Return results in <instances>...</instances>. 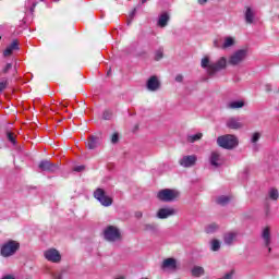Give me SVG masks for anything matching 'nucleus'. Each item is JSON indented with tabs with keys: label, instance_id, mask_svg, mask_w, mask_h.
<instances>
[{
	"label": "nucleus",
	"instance_id": "nucleus-1",
	"mask_svg": "<svg viewBox=\"0 0 279 279\" xmlns=\"http://www.w3.org/2000/svg\"><path fill=\"white\" fill-rule=\"evenodd\" d=\"M201 66L203 69H207L208 75H215V73L223 71V69L228 66V60L225 57H221L215 63H210V59L208 57H205L202 59Z\"/></svg>",
	"mask_w": 279,
	"mask_h": 279
},
{
	"label": "nucleus",
	"instance_id": "nucleus-2",
	"mask_svg": "<svg viewBox=\"0 0 279 279\" xmlns=\"http://www.w3.org/2000/svg\"><path fill=\"white\" fill-rule=\"evenodd\" d=\"M20 248L21 244L19 242L9 240L1 245L0 254L3 258H10V256H14Z\"/></svg>",
	"mask_w": 279,
	"mask_h": 279
},
{
	"label": "nucleus",
	"instance_id": "nucleus-3",
	"mask_svg": "<svg viewBox=\"0 0 279 279\" xmlns=\"http://www.w3.org/2000/svg\"><path fill=\"white\" fill-rule=\"evenodd\" d=\"M217 145L222 149H234L239 145V138L232 134L221 135L217 138Z\"/></svg>",
	"mask_w": 279,
	"mask_h": 279
},
{
	"label": "nucleus",
	"instance_id": "nucleus-4",
	"mask_svg": "<svg viewBox=\"0 0 279 279\" xmlns=\"http://www.w3.org/2000/svg\"><path fill=\"white\" fill-rule=\"evenodd\" d=\"M247 58V49H240L234 51L228 60V64L231 66H239V64H243Z\"/></svg>",
	"mask_w": 279,
	"mask_h": 279
},
{
	"label": "nucleus",
	"instance_id": "nucleus-5",
	"mask_svg": "<svg viewBox=\"0 0 279 279\" xmlns=\"http://www.w3.org/2000/svg\"><path fill=\"white\" fill-rule=\"evenodd\" d=\"M157 197L160 202H174L180 197V192L171 189H165L158 192Z\"/></svg>",
	"mask_w": 279,
	"mask_h": 279
},
{
	"label": "nucleus",
	"instance_id": "nucleus-6",
	"mask_svg": "<svg viewBox=\"0 0 279 279\" xmlns=\"http://www.w3.org/2000/svg\"><path fill=\"white\" fill-rule=\"evenodd\" d=\"M104 236L106 241H109L110 243H114L117 241H121V231L119 230V228L114 226H108L104 230Z\"/></svg>",
	"mask_w": 279,
	"mask_h": 279
},
{
	"label": "nucleus",
	"instance_id": "nucleus-7",
	"mask_svg": "<svg viewBox=\"0 0 279 279\" xmlns=\"http://www.w3.org/2000/svg\"><path fill=\"white\" fill-rule=\"evenodd\" d=\"M94 197L101 204V206H112V198L106 195V191H104V189L98 187L94 192Z\"/></svg>",
	"mask_w": 279,
	"mask_h": 279
},
{
	"label": "nucleus",
	"instance_id": "nucleus-8",
	"mask_svg": "<svg viewBox=\"0 0 279 279\" xmlns=\"http://www.w3.org/2000/svg\"><path fill=\"white\" fill-rule=\"evenodd\" d=\"M38 169H40V171H47L48 173H56V171L60 169V166H58V163H53L45 159L39 162Z\"/></svg>",
	"mask_w": 279,
	"mask_h": 279
},
{
	"label": "nucleus",
	"instance_id": "nucleus-9",
	"mask_svg": "<svg viewBox=\"0 0 279 279\" xmlns=\"http://www.w3.org/2000/svg\"><path fill=\"white\" fill-rule=\"evenodd\" d=\"M44 256L45 259L50 263H60V260H62V255H60V252L56 248L45 251Z\"/></svg>",
	"mask_w": 279,
	"mask_h": 279
},
{
	"label": "nucleus",
	"instance_id": "nucleus-10",
	"mask_svg": "<svg viewBox=\"0 0 279 279\" xmlns=\"http://www.w3.org/2000/svg\"><path fill=\"white\" fill-rule=\"evenodd\" d=\"M234 45V38L227 37L225 39H215L214 47H218V49H228V47H232Z\"/></svg>",
	"mask_w": 279,
	"mask_h": 279
},
{
	"label": "nucleus",
	"instance_id": "nucleus-11",
	"mask_svg": "<svg viewBox=\"0 0 279 279\" xmlns=\"http://www.w3.org/2000/svg\"><path fill=\"white\" fill-rule=\"evenodd\" d=\"M173 215H178V210L173 207L160 208L157 211L158 219H169V217H173Z\"/></svg>",
	"mask_w": 279,
	"mask_h": 279
},
{
	"label": "nucleus",
	"instance_id": "nucleus-12",
	"mask_svg": "<svg viewBox=\"0 0 279 279\" xmlns=\"http://www.w3.org/2000/svg\"><path fill=\"white\" fill-rule=\"evenodd\" d=\"M146 88L147 90H150V93H156V90H160V81L158 80V76H150L146 83Z\"/></svg>",
	"mask_w": 279,
	"mask_h": 279
},
{
	"label": "nucleus",
	"instance_id": "nucleus-13",
	"mask_svg": "<svg viewBox=\"0 0 279 279\" xmlns=\"http://www.w3.org/2000/svg\"><path fill=\"white\" fill-rule=\"evenodd\" d=\"M195 162H197V156L195 155L184 156L182 159L179 160V165H181V167H184L185 169L194 167Z\"/></svg>",
	"mask_w": 279,
	"mask_h": 279
},
{
	"label": "nucleus",
	"instance_id": "nucleus-14",
	"mask_svg": "<svg viewBox=\"0 0 279 279\" xmlns=\"http://www.w3.org/2000/svg\"><path fill=\"white\" fill-rule=\"evenodd\" d=\"M262 239L264 240L265 247H268V252L271 253V247H269L271 245V229L269 227L263 230Z\"/></svg>",
	"mask_w": 279,
	"mask_h": 279
},
{
	"label": "nucleus",
	"instance_id": "nucleus-15",
	"mask_svg": "<svg viewBox=\"0 0 279 279\" xmlns=\"http://www.w3.org/2000/svg\"><path fill=\"white\" fill-rule=\"evenodd\" d=\"M161 269H171L172 271H175V269H178V260L172 257L166 258L161 264Z\"/></svg>",
	"mask_w": 279,
	"mask_h": 279
},
{
	"label": "nucleus",
	"instance_id": "nucleus-16",
	"mask_svg": "<svg viewBox=\"0 0 279 279\" xmlns=\"http://www.w3.org/2000/svg\"><path fill=\"white\" fill-rule=\"evenodd\" d=\"M19 40H13L3 51L4 58H10L14 51H19Z\"/></svg>",
	"mask_w": 279,
	"mask_h": 279
},
{
	"label": "nucleus",
	"instance_id": "nucleus-17",
	"mask_svg": "<svg viewBox=\"0 0 279 279\" xmlns=\"http://www.w3.org/2000/svg\"><path fill=\"white\" fill-rule=\"evenodd\" d=\"M227 128H229V130H241V128H243V123H241L239 118H229L227 121Z\"/></svg>",
	"mask_w": 279,
	"mask_h": 279
},
{
	"label": "nucleus",
	"instance_id": "nucleus-18",
	"mask_svg": "<svg viewBox=\"0 0 279 279\" xmlns=\"http://www.w3.org/2000/svg\"><path fill=\"white\" fill-rule=\"evenodd\" d=\"M209 162L211 167H221V154H219V151H211Z\"/></svg>",
	"mask_w": 279,
	"mask_h": 279
},
{
	"label": "nucleus",
	"instance_id": "nucleus-19",
	"mask_svg": "<svg viewBox=\"0 0 279 279\" xmlns=\"http://www.w3.org/2000/svg\"><path fill=\"white\" fill-rule=\"evenodd\" d=\"M236 236H239V233L236 232H227L223 235V241L226 245H232L234 241H236Z\"/></svg>",
	"mask_w": 279,
	"mask_h": 279
},
{
	"label": "nucleus",
	"instance_id": "nucleus-20",
	"mask_svg": "<svg viewBox=\"0 0 279 279\" xmlns=\"http://www.w3.org/2000/svg\"><path fill=\"white\" fill-rule=\"evenodd\" d=\"M169 23V13H162L160 16H159V20L157 22V25L159 27H167Z\"/></svg>",
	"mask_w": 279,
	"mask_h": 279
},
{
	"label": "nucleus",
	"instance_id": "nucleus-21",
	"mask_svg": "<svg viewBox=\"0 0 279 279\" xmlns=\"http://www.w3.org/2000/svg\"><path fill=\"white\" fill-rule=\"evenodd\" d=\"M191 274L194 278H201V276H204L206 271L204 270V267L201 266H194L191 270Z\"/></svg>",
	"mask_w": 279,
	"mask_h": 279
},
{
	"label": "nucleus",
	"instance_id": "nucleus-22",
	"mask_svg": "<svg viewBox=\"0 0 279 279\" xmlns=\"http://www.w3.org/2000/svg\"><path fill=\"white\" fill-rule=\"evenodd\" d=\"M97 145H99V137L96 136H89V140L87 141L86 147L89 149H96Z\"/></svg>",
	"mask_w": 279,
	"mask_h": 279
},
{
	"label": "nucleus",
	"instance_id": "nucleus-23",
	"mask_svg": "<svg viewBox=\"0 0 279 279\" xmlns=\"http://www.w3.org/2000/svg\"><path fill=\"white\" fill-rule=\"evenodd\" d=\"M219 230V225L211 222L205 227L206 234H215Z\"/></svg>",
	"mask_w": 279,
	"mask_h": 279
},
{
	"label": "nucleus",
	"instance_id": "nucleus-24",
	"mask_svg": "<svg viewBox=\"0 0 279 279\" xmlns=\"http://www.w3.org/2000/svg\"><path fill=\"white\" fill-rule=\"evenodd\" d=\"M245 21L248 25H252V23H254V12L250 7H246Z\"/></svg>",
	"mask_w": 279,
	"mask_h": 279
},
{
	"label": "nucleus",
	"instance_id": "nucleus-25",
	"mask_svg": "<svg viewBox=\"0 0 279 279\" xmlns=\"http://www.w3.org/2000/svg\"><path fill=\"white\" fill-rule=\"evenodd\" d=\"M202 136H204V134H202V133H197V134H194V135H189L187 136V143H195L197 141H202Z\"/></svg>",
	"mask_w": 279,
	"mask_h": 279
},
{
	"label": "nucleus",
	"instance_id": "nucleus-26",
	"mask_svg": "<svg viewBox=\"0 0 279 279\" xmlns=\"http://www.w3.org/2000/svg\"><path fill=\"white\" fill-rule=\"evenodd\" d=\"M243 106H245V102L243 101H232L228 105V108H230L231 110H234L236 108H243Z\"/></svg>",
	"mask_w": 279,
	"mask_h": 279
},
{
	"label": "nucleus",
	"instance_id": "nucleus-27",
	"mask_svg": "<svg viewBox=\"0 0 279 279\" xmlns=\"http://www.w3.org/2000/svg\"><path fill=\"white\" fill-rule=\"evenodd\" d=\"M230 203V196H220L217 198V204L220 206H226V204Z\"/></svg>",
	"mask_w": 279,
	"mask_h": 279
},
{
	"label": "nucleus",
	"instance_id": "nucleus-28",
	"mask_svg": "<svg viewBox=\"0 0 279 279\" xmlns=\"http://www.w3.org/2000/svg\"><path fill=\"white\" fill-rule=\"evenodd\" d=\"M219 250H221V242H219V240H213L211 241V251L219 252Z\"/></svg>",
	"mask_w": 279,
	"mask_h": 279
},
{
	"label": "nucleus",
	"instance_id": "nucleus-29",
	"mask_svg": "<svg viewBox=\"0 0 279 279\" xmlns=\"http://www.w3.org/2000/svg\"><path fill=\"white\" fill-rule=\"evenodd\" d=\"M145 232H154L156 231V225L154 223H145L144 225Z\"/></svg>",
	"mask_w": 279,
	"mask_h": 279
},
{
	"label": "nucleus",
	"instance_id": "nucleus-30",
	"mask_svg": "<svg viewBox=\"0 0 279 279\" xmlns=\"http://www.w3.org/2000/svg\"><path fill=\"white\" fill-rule=\"evenodd\" d=\"M269 197H270V199H274L276 202L279 197L278 190L271 189L269 191Z\"/></svg>",
	"mask_w": 279,
	"mask_h": 279
},
{
	"label": "nucleus",
	"instance_id": "nucleus-31",
	"mask_svg": "<svg viewBox=\"0 0 279 279\" xmlns=\"http://www.w3.org/2000/svg\"><path fill=\"white\" fill-rule=\"evenodd\" d=\"M10 82H8V80H2L0 81V93H3V90H5V88H8Z\"/></svg>",
	"mask_w": 279,
	"mask_h": 279
},
{
	"label": "nucleus",
	"instance_id": "nucleus-32",
	"mask_svg": "<svg viewBox=\"0 0 279 279\" xmlns=\"http://www.w3.org/2000/svg\"><path fill=\"white\" fill-rule=\"evenodd\" d=\"M7 138H8V141H10V143H12L13 145H16V138L14 137V133L8 132Z\"/></svg>",
	"mask_w": 279,
	"mask_h": 279
},
{
	"label": "nucleus",
	"instance_id": "nucleus-33",
	"mask_svg": "<svg viewBox=\"0 0 279 279\" xmlns=\"http://www.w3.org/2000/svg\"><path fill=\"white\" fill-rule=\"evenodd\" d=\"M258 141H260V133L256 132L253 134L251 142L258 143Z\"/></svg>",
	"mask_w": 279,
	"mask_h": 279
},
{
	"label": "nucleus",
	"instance_id": "nucleus-34",
	"mask_svg": "<svg viewBox=\"0 0 279 279\" xmlns=\"http://www.w3.org/2000/svg\"><path fill=\"white\" fill-rule=\"evenodd\" d=\"M162 58H163L162 49L157 50L155 53V60L157 61L162 60Z\"/></svg>",
	"mask_w": 279,
	"mask_h": 279
},
{
	"label": "nucleus",
	"instance_id": "nucleus-35",
	"mask_svg": "<svg viewBox=\"0 0 279 279\" xmlns=\"http://www.w3.org/2000/svg\"><path fill=\"white\" fill-rule=\"evenodd\" d=\"M111 143H112V145H117V143H119V133H113L112 134Z\"/></svg>",
	"mask_w": 279,
	"mask_h": 279
},
{
	"label": "nucleus",
	"instance_id": "nucleus-36",
	"mask_svg": "<svg viewBox=\"0 0 279 279\" xmlns=\"http://www.w3.org/2000/svg\"><path fill=\"white\" fill-rule=\"evenodd\" d=\"M111 118H112V112H110V111L104 112L102 119H105V121H110Z\"/></svg>",
	"mask_w": 279,
	"mask_h": 279
},
{
	"label": "nucleus",
	"instance_id": "nucleus-37",
	"mask_svg": "<svg viewBox=\"0 0 279 279\" xmlns=\"http://www.w3.org/2000/svg\"><path fill=\"white\" fill-rule=\"evenodd\" d=\"M63 276H62V272H53L52 274V279H62Z\"/></svg>",
	"mask_w": 279,
	"mask_h": 279
},
{
	"label": "nucleus",
	"instance_id": "nucleus-38",
	"mask_svg": "<svg viewBox=\"0 0 279 279\" xmlns=\"http://www.w3.org/2000/svg\"><path fill=\"white\" fill-rule=\"evenodd\" d=\"M96 34H102V35H105V34H106V27L100 26L99 28H97Z\"/></svg>",
	"mask_w": 279,
	"mask_h": 279
},
{
	"label": "nucleus",
	"instance_id": "nucleus-39",
	"mask_svg": "<svg viewBox=\"0 0 279 279\" xmlns=\"http://www.w3.org/2000/svg\"><path fill=\"white\" fill-rule=\"evenodd\" d=\"M175 82H178V83L184 82V76H183L182 74H178V75L175 76Z\"/></svg>",
	"mask_w": 279,
	"mask_h": 279
},
{
	"label": "nucleus",
	"instance_id": "nucleus-40",
	"mask_svg": "<svg viewBox=\"0 0 279 279\" xmlns=\"http://www.w3.org/2000/svg\"><path fill=\"white\" fill-rule=\"evenodd\" d=\"M85 167L84 166H76L74 167V171H76L77 173L84 171Z\"/></svg>",
	"mask_w": 279,
	"mask_h": 279
},
{
	"label": "nucleus",
	"instance_id": "nucleus-41",
	"mask_svg": "<svg viewBox=\"0 0 279 279\" xmlns=\"http://www.w3.org/2000/svg\"><path fill=\"white\" fill-rule=\"evenodd\" d=\"M10 69H12V63H7V65L3 69V73H8V71H10Z\"/></svg>",
	"mask_w": 279,
	"mask_h": 279
},
{
	"label": "nucleus",
	"instance_id": "nucleus-42",
	"mask_svg": "<svg viewBox=\"0 0 279 279\" xmlns=\"http://www.w3.org/2000/svg\"><path fill=\"white\" fill-rule=\"evenodd\" d=\"M197 3L199 5H206L208 3V0H197Z\"/></svg>",
	"mask_w": 279,
	"mask_h": 279
},
{
	"label": "nucleus",
	"instance_id": "nucleus-43",
	"mask_svg": "<svg viewBox=\"0 0 279 279\" xmlns=\"http://www.w3.org/2000/svg\"><path fill=\"white\" fill-rule=\"evenodd\" d=\"M265 90H266V93H271V85L270 84H266L265 85Z\"/></svg>",
	"mask_w": 279,
	"mask_h": 279
},
{
	"label": "nucleus",
	"instance_id": "nucleus-44",
	"mask_svg": "<svg viewBox=\"0 0 279 279\" xmlns=\"http://www.w3.org/2000/svg\"><path fill=\"white\" fill-rule=\"evenodd\" d=\"M136 15V9H134L131 13H130V19L132 21V19H134V16Z\"/></svg>",
	"mask_w": 279,
	"mask_h": 279
},
{
	"label": "nucleus",
	"instance_id": "nucleus-45",
	"mask_svg": "<svg viewBox=\"0 0 279 279\" xmlns=\"http://www.w3.org/2000/svg\"><path fill=\"white\" fill-rule=\"evenodd\" d=\"M135 217H136L137 219H141V218L143 217V211H136V213H135Z\"/></svg>",
	"mask_w": 279,
	"mask_h": 279
},
{
	"label": "nucleus",
	"instance_id": "nucleus-46",
	"mask_svg": "<svg viewBox=\"0 0 279 279\" xmlns=\"http://www.w3.org/2000/svg\"><path fill=\"white\" fill-rule=\"evenodd\" d=\"M143 4L147 3V0H141Z\"/></svg>",
	"mask_w": 279,
	"mask_h": 279
},
{
	"label": "nucleus",
	"instance_id": "nucleus-47",
	"mask_svg": "<svg viewBox=\"0 0 279 279\" xmlns=\"http://www.w3.org/2000/svg\"><path fill=\"white\" fill-rule=\"evenodd\" d=\"M40 1H45V0H40Z\"/></svg>",
	"mask_w": 279,
	"mask_h": 279
},
{
	"label": "nucleus",
	"instance_id": "nucleus-48",
	"mask_svg": "<svg viewBox=\"0 0 279 279\" xmlns=\"http://www.w3.org/2000/svg\"><path fill=\"white\" fill-rule=\"evenodd\" d=\"M0 40H1V36H0Z\"/></svg>",
	"mask_w": 279,
	"mask_h": 279
}]
</instances>
